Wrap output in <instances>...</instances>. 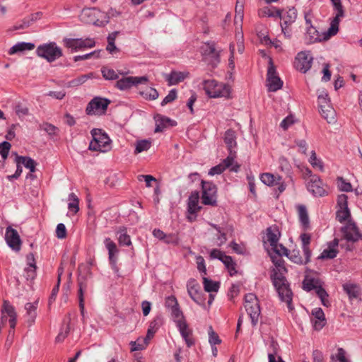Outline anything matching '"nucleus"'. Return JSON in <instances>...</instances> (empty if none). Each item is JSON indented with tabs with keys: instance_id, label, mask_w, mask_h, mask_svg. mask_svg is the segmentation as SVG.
Wrapping results in <instances>:
<instances>
[{
	"instance_id": "obj_1",
	"label": "nucleus",
	"mask_w": 362,
	"mask_h": 362,
	"mask_svg": "<svg viewBox=\"0 0 362 362\" xmlns=\"http://www.w3.org/2000/svg\"><path fill=\"white\" fill-rule=\"evenodd\" d=\"M271 258L276 267L271 275L273 284L280 299L286 302L288 309L291 310L292 292L286 279L284 276V274L286 272V269L284 266V261L279 255L272 256Z\"/></svg>"
},
{
	"instance_id": "obj_2",
	"label": "nucleus",
	"mask_w": 362,
	"mask_h": 362,
	"mask_svg": "<svg viewBox=\"0 0 362 362\" xmlns=\"http://www.w3.org/2000/svg\"><path fill=\"white\" fill-rule=\"evenodd\" d=\"M90 134L93 140L90 142L89 150L93 151L107 152L111 148V139L101 129H93Z\"/></svg>"
},
{
	"instance_id": "obj_3",
	"label": "nucleus",
	"mask_w": 362,
	"mask_h": 362,
	"mask_svg": "<svg viewBox=\"0 0 362 362\" xmlns=\"http://www.w3.org/2000/svg\"><path fill=\"white\" fill-rule=\"evenodd\" d=\"M1 312L0 331L6 325L7 321H8L11 328L9 330V334H13L17 320V313L15 308L8 300H4Z\"/></svg>"
},
{
	"instance_id": "obj_4",
	"label": "nucleus",
	"mask_w": 362,
	"mask_h": 362,
	"mask_svg": "<svg viewBox=\"0 0 362 362\" xmlns=\"http://www.w3.org/2000/svg\"><path fill=\"white\" fill-rule=\"evenodd\" d=\"M244 308L250 318L252 325L253 327L256 326L261 314L257 297L251 293L246 294L245 296Z\"/></svg>"
},
{
	"instance_id": "obj_5",
	"label": "nucleus",
	"mask_w": 362,
	"mask_h": 362,
	"mask_svg": "<svg viewBox=\"0 0 362 362\" xmlns=\"http://www.w3.org/2000/svg\"><path fill=\"white\" fill-rule=\"evenodd\" d=\"M38 57L52 62L62 56V51L55 42H49L39 45L36 49Z\"/></svg>"
},
{
	"instance_id": "obj_6",
	"label": "nucleus",
	"mask_w": 362,
	"mask_h": 362,
	"mask_svg": "<svg viewBox=\"0 0 362 362\" xmlns=\"http://www.w3.org/2000/svg\"><path fill=\"white\" fill-rule=\"evenodd\" d=\"M204 89L206 93L211 98H227L230 95L229 86L218 83L215 80H206L204 83Z\"/></svg>"
},
{
	"instance_id": "obj_7",
	"label": "nucleus",
	"mask_w": 362,
	"mask_h": 362,
	"mask_svg": "<svg viewBox=\"0 0 362 362\" xmlns=\"http://www.w3.org/2000/svg\"><path fill=\"white\" fill-rule=\"evenodd\" d=\"M110 100L107 98L95 97L87 105L86 113L88 115H105Z\"/></svg>"
},
{
	"instance_id": "obj_8",
	"label": "nucleus",
	"mask_w": 362,
	"mask_h": 362,
	"mask_svg": "<svg viewBox=\"0 0 362 362\" xmlns=\"http://www.w3.org/2000/svg\"><path fill=\"white\" fill-rule=\"evenodd\" d=\"M165 305L170 313V318L175 322L179 332L181 333V312L177 298L174 296H168L165 298Z\"/></svg>"
},
{
	"instance_id": "obj_9",
	"label": "nucleus",
	"mask_w": 362,
	"mask_h": 362,
	"mask_svg": "<svg viewBox=\"0 0 362 362\" xmlns=\"http://www.w3.org/2000/svg\"><path fill=\"white\" fill-rule=\"evenodd\" d=\"M202 202L204 205L216 206V187L211 182H202Z\"/></svg>"
},
{
	"instance_id": "obj_10",
	"label": "nucleus",
	"mask_w": 362,
	"mask_h": 362,
	"mask_svg": "<svg viewBox=\"0 0 362 362\" xmlns=\"http://www.w3.org/2000/svg\"><path fill=\"white\" fill-rule=\"evenodd\" d=\"M267 82L269 91H276L281 89L283 86V81L278 76L275 66L271 59H269L267 70Z\"/></svg>"
},
{
	"instance_id": "obj_11",
	"label": "nucleus",
	"mask_w": 362,
	"mask_h": 362,
	"mask_svg": "<svg viewBox=\"0 0 362 362\" xmlns=\"http://www.w3.org/2000/svg\"><path fill=\"white\" fill-rule=\"evenodd\" d=\"M202 50L204 60L207 63L214 66L219 62L220 51L215 44L207 43L202 47Z\"/></svg>"
},
{
	"instance_id": "obj_12",
	"label": "nucleus",
	"mask_w": 362,
	"mask_h": 362,
	"mask_svg": "<svg viewBox=\"0 0 362 362\" xmlns=\"http://www.w3.org/2000/svg\"><path fill=\"white\" fill-rule=\"evenodd\" d=\"M303 288L305 291H310L313 289L315 290V293L317 296L320 298L322 304L324 306L328 307L330 305V303L328 299V294L326 291L322 288L321 286H317L315 284V281L313 279H305L303 281Z\"/></svg>"
},
{
	"instance_id": "obj_13",
	"label": "nucleus",
	"mask_w": 362,
	"mask_h": 362,
	"mask_svg": "<svg viewBox=\"0 0 362 362\" xmlns=\"http://www.w3.org/2000/svg\"><path fill=\"white\" fill-rule=\"evenodd\" d=\"M148 77L146 76H128L118 80L116 83V87L121 90H125L129 89L134 86L146 83L148 82Z\"/></svg>"
},
{
	"instance_id": "obj_14",
	"label": "nucleus",
	"mask_w": 362,
	"mask_h": 362,
	"mask_svg": "<svg viewBox=\"0 0 362 362\" xmlns=\"http://www.w3.org/2000/svg\"><path fill=\"white\" fill-rule=\"evenodd\" d=\"M64 42L66 47L70 48L74 51L83 49L85 48H91L93 47L95 45L94 40L91 38H86L84 40L81 38H67L64 39Z\"/></svg>"
},
{
	"instance_id": "obj_15",
	"label": "nucleus",
	"mask_w": 362,
	"mask_h": 362,
	"mask_svg": "<svg viewBox=\"0 0 362 362\" xmlns=\"http://www.w3.org/2000/svg\"><path fill=\"white\" fill-rule=\"evenodd\" d=\"M199 194L198 192L192 193L189 198L187 219L189 222L194 221L197 216V213L202 207L199 205Z\"/></svg>"
},
{
	"instance_id": "obj_16",
	"label": "nucleus",
	"mask_w": 362,
	"mask_h": 362,
	"mask_svg": "<svg viewBox=\"0 0 362 362\" xmlns=\"http://www.w3.org/2000/svg\"><path fill=\"white\" fill-rule=\"evenodd\" d=\"M307 189L315 197H323L327 194V191L322 180L317 175L312 176L307 182Z\"/></svg>"
},
{
	"instance_id": "obj_17",
	"label": "nucleus",
	"mask_w": 362,
	"mask_h": 362,
	"mask_svg": "<svg viewBox=\"0 0 362 362\" xmlns=\"http://www.w3.org/2000/svg\"><path fill=\"white\" fill-rule=\"evenodd\" d=\"M104 244L106 249L108 251V258L111 267L112 269L117 272H118L117 262L119 250L117 249L115 243L113 240H112L110 238H106L104 240Z\"/></svg>"
},
{
	"instance_id": "obj_18",
	"label": "nucleus",
	"mask_w": 362,
	"mask_h": 362,
	"mask_svg": "<svg viewBox=\"0 0 362 362\" xmlns=\"http://www.w3.org/2000/svg\"><path fill=\"white\" fill-rule=\"evenodd\" d=\"M313 57L309 52H300L296 57L295 66L298 70L305 73L310 69Z\"/></svg>"
},
{
	"instance_id": "obj_19",
	"label": "nucleus",
	"mask_w": 362,
	"mask_h": 362,
	"mask_svg": "<svg viewBox=\"0 0 362 362\" xmlns=\"http://www.w3.org/2000/svg\"><path fill=\"white\" fill-rule=\"evenodd\" d=\"M5 239L8 245L15 251L21 250V240L16 229L8 226L6 230Z\"/></svg>"
},
{
	"instance_id": "obj_20",
	"label": "nucleus",
	"mask_w": 362,
	"mask_h": 362,
	"mask_svg": "<svg viewBox=\"0 0 362 362\" xmlns=\"http://www.w3.org/2000/svg\"><path fill=\"white\" fill-rule=\"evenodd\" d=\"M187 289L190 298L197 304H204V300L200 286L195 280H190L187 284Z\"/></svg>"
},
{
	"instance_id": "obj_21",
	"label": "nucleus",
	"mask_w": 362,
	"mask_h": 362,
	"mask_svg": "<svg viewBox=\"0 0 362 362\" xmlns=\"http://www.w3.org/2000/svg\"><path fill=\"white\" fill-rule=\"evenodd\" d=\"M344 237L348 241L356 242L362 239V234L358 230L356 224L351 221H349L346 225L341 228Z\"/></svg>"
},
{
	"instance_id": "obj_22",
	"label": "nucleus",
	"mask_w": 362,
	"mask_h": 362,
	"mask_svg": "<svg viewBox=\"0 0 362 362\" xmlns=\"http://www.w3.org/2000/svg\"><path fill=\"white\" fill-rule=\"evenodd\" d=\"M322 100L325 101V98L324 96L320 95L318 97V103L320 109L321 115L327 121L328 123H333L335 121V111L328 104L325 105L322 104Z\"/></svg>"
},
{
	"instance_id": "obj_23",
	"label": "nucleus",
	"mask_w": 362,
	"mask_h": 362,
	"mask_svg": "<svg viewBox=\"0 0 362 362\" xmlns=\"http://www.w3.org/2000/svg\"><path fill=\"white\" fill-rule=\"evenodd\" d=\"M311 322L315 330H320L325 325V313L320 308H315L312 310Z\"/></svg>"
},
{
	"instance_id": "obj_24",
	"label": "nucleus",
	"mask_w": 362,
	"mask_h": 362,
	"mask_svg": "<svg viewBox=\"0 0 362 362\" xmlns=\"http://www.w3.org/2000/svg\"><path fill=\"white\" fill-rule=\"evenodd\" d=\"M82 16H98L99 18H103L101 21L98 19L96 21L94 22V24L97 25H103L105 23H107L109 21V17L107 15L100 10L93 8H88V9H83L82 11Z\"/></svg>"
},
{
	"instance_id": "obj_25",
	"label": "nucleus",
	"mask_w": 362,
	"mask_h": 362,
	"mask_svg": "<svg viewBox=\"0 0 362 362\" xmlns=\"http://www.w3.org/2000/svg\"><path fill=\"white\" fill-rule=\"evenodd\" d=\"M156 128L155 132H161L168 127H173L176 124V122L168 117L157 115L155 117Z\"/></svg>"
},
{
	"instance_id": "obj_26",
	"label": "nucleus",
	"mask_w": 362,
	"mask_h": 362,
	"mask_svg": "<svg viewBox=\"0 0 362 362\" xmlns=\"http://www.w3.org/2000/svg\"><path fill=\"white\" fill-rule=\"evenodd\" d=\"M163 324V318L160 316L156 317L150 323L149 327L147 331L146 337L144 340L145 344H148V341L153 337L154 334L157 332L159 327Z\"/></svg>"
},
{
	"instance_id": "obj_27",
	"label": "nucleus",
	"mask_w": 362,
	"mask_h": 362,
	"mask_svg": "<svg viewBox=\"0 0 362 362\" xmlns=\"http://www.w3.org/2000/svg\"><path fill=\"white\" fill-rule=\"evenodd\" d=\"M258 16L260 18H278L281 16V10L273 6H265L258 10Z\"/></svg>"
},
{
	"instance_id": "obj_28",
	"label": "nucleus",
	"mask_w": 362,
	"mask_h": 362,
	"mask_svg": "<svg viewBox=\"0 0 362 362\" xmlns=\"http://www.w3.org/2000/svg\"><path fill=\"white\" fill-rule=\"evenodd\" d=\"M339 240L335 238L332 242L328 244L327 248L325 249L323 252L321 253L319 258L320 259H333L334 258L338 251L336 247L338 246Z\"/></svg>"
},
{
	"instance_id": "obj_29",
	"label": "nucleus",
	"mask_w": 362,
	"mask_h": 362,
	"mask_svg": "<svg viewBox=\"0 0 362 362\" xmlns=\"http://www.w3.org/2000/svg\"><path fill=\"white\" fill-rule=\"evenodd\" d=\"M27 259L28 267L25 269V276L27 280H33L36 276V265L33 255L29 254Z\"/></svg>"
},
{
	"instance_id": "obj_30",
	"label": "nucleus",
	"mask_w": 362,
	"mask_h": 362,
	"mask_svg": "<svg viewBox=\"0 0 362 362\" xmlns=\"http://www.w3.org/2000/svg\"><path fill=\"white\" fill-rule=\"evenodd\" d=\"M117 235V240L122 246H130L132 245L131 238L127 234V228L124 226H121L118 228L116 232Z\"/></svg>"
},
{
	"instance_id": "obj_31",
	"label": "nucleus",
	"mask_w": 362,
	"mask_h": 362,
	"mask_svg": "<svg viewBox=\"0 0 362 362\" xmlns=\"http://www.w3.org/2000/svg\"><path fill=\"white\" fill-rule=\"evenodd\" d=\"M297 11L294 8H289L284 14H282L281 11V16L278 18L282 20L281 23L284 25H292L296 20Z\"/></svg>"
},
{
	"instance_id": "obj_32",
	"label": "nucleus",
	"mask_w": 362,
	"mask_h": 362,
	"mask_svg": "<svg viewBox=\"0 0 362 362\" xmlns=\"http://www.w3.org/2000/svg\"><path fill=\"white\" fill-rule=\"evenodd\" d=\"M307 31L305 36V40L307 44H313L315 42L319 37L317 34V30L313 26L310 25V21L306 19Z\"/></svg>"
},
{
	"instance_id": "obj_33",
	"label": "nucleus",
	"mask_w": 362,
	"mask_h": 362,
	"mask_svg": "<svg viewBox=\"0 0 362 362\" xmlns=\"http://www.w3.org/2000/svg\"><path fill=\"white\" fill-rule=\"evenodd\" d=\"M34 48L35 45L33 43L25 42H18L10 48L8 50V54L10 55H13L18 52H24L25 50H32Z\"/></svg>"
},
{
	"instance_id": "obj_34",
	"label": "nucleus",
	"mask_w": 362,
	"mask_h": 362,
	"mask_svg": "<svg viewBox=\"0 0 362 362\" xmlns=\"http://www.w3.org/2000/svg\"><path fill=\"white\" fill-rule=\"evenodd\" d=\"M299 221L305 230L309 228V217L306 207L304 205L297 206Z\"/></svg>"
},
{
	"instance_id": "obj_35",
	"label": "nucleus",
	"mask_w": 362,
	"mask_h": 362,
	"mask_svg": "<svg viewBox=\"0 0 362 362\" xmlns=\"http://www.w3.org/2000/svg\"><path fill=\"white\" fill-rule=\"evenodd\" d=\"M223 139L228 151H233V148L236 146V136L235 132L232 129L227 130L225 132Z\"/></svg>"
},
{
	"instance_id": "obj_36",
	"label": "nucleus",
	"mask_w": 362,
	"mask_h": 362,
	"mask_svg": "<svg viewBox=\"0 0 362 362\" xmlns=\"http://www.w3.org/2000/svg\"><path fill=\"white\" fill-rule=\"evenodd\" d=\"M16 163L18 164H23L26 168L30 170V173H34L36 169V162L30 157L26 156H17Z\"/></svg>"
},
{
	"instance_id": "obj_37",
	"label": "nucleus",
	"mask_w": 362,
	"mask_h": 362,
	"mask_svg": "<svg viewBox=\"0 0 362 362\" xmlns=\"http://www.w3.org/2000/svg\"><path fill=\"white\" fill-rule=\"evenodd\" d=\"M260 179L263 183L268 186H274L277 185V183L279 182L280 180H281V177L280 176H275L273 174L266 173H263Z\"/></svg>"
},
{
	"instance_id": "obj_38",
	"label": "nucleus",
	"mask_w": 362,
	"mask_h": 362,
	"mask_svg": "<svg viewBox=\"0 0 362 362\" xmlns=\"http://www.w3.org/2000/svg\"><path fill=\"white\" fill-rule=\"evenodd\" d=\"M25 309L27 315H28V322L29 323V325L31 326L34 323L37 316V302L35 303H27L25 305Z\"/></svg>"
},
{
	"instance_id": "obj_39",
	"label": "nucleus",
	"mask_w": 362,
	"mask_h": 362,
	"mask_svg": "<svg viewBox=\"0 0 362 362\" xmlns=\"http://www.w3.org/2000/svg\"><path fill=\"white\" fill-rule=\"evenodd\" d=\"M279 233L276 228H269L266 235L267 241L270 244L271 247L278 243Z\"/></svg>"
},
{
	"instance_id": "obj_40",
	"label": "nucleus",
	"mask_w": 362,
	"mask_h": 362,
	"mask_svg": "<svg viewBox=\"0 0 362 362\" xmlns=\"http://www.w3.org/2000/svg\"><path fill=\"white\" fill-rule=\"evenodd\" d=\"M182 339L188 347H191L194 344V339L192 337V330L189 329L185 322L182 320Z\"/></svg>"
},
{
	"instance_id": "obj_41",
	"label": "nucleus",
	"mask_w": 362,
	"mask_h": 362,
	"mask_svg": "<svg viewBox=\"0 0 362 362\" xmlns=\"http://www.w3.org/2000/svg\"><path fill=\"white\" fill-rule=\"evenodd\" d=\"M344 16H338V13H335V16L333 20L331 21L330 27L327 30V35L330 37L332 36L335 35L339 31V25L340 22V18H343Z\"/></svg>"
},
{
	"instance_id": "obj_42",
	"label": "nucleus",
	"mask_w": 362,
	"mask_h": 362,
	"mask_svg": "<svg viewBox=\"0 0 362 362\" xmlns=\"http://www.w3.org/2000/svg\"><path fill=\"white\" fill-rule=\"evenodd\" d=\"M344 291L349 296V298H356L359 293V288L356 284H344L343 285Z\"/></svg>"
},
{
	"instance_id": "obj_43",
	"label": "nucleus",
	"mask_w": 362,
	"mask_h": 362,
	"mask_svg": "<svg viewBox=\"0 0 362 362\" xmlns=\"http://www.w3.org/2000/svg\"><path fill=\"white\" fill-rule=\"evenodd\" d=\"M78 300H79V308L81 315L84 316V298H83V292L86 289L87 285L86 282L81 281L78 280Z\"/></svg>"
},
{
	"instance_id": "obj_44",
	"label": "nucleus",
	"mask_w": 362,
	"mask_h": 362,
	"mask_svg": "<svg viewBox=\"0 0 362 362\" xmlns=\"http://www.w3.org/2000/svg\"><path fill=\"white\" fill-rule=\"evenodd\" d=\"M288 256L292 262L298 264H307L310 261V258H308L307 259L306 255H304V257H302L300 255V252L298 250H293L288 253Z\"/></svg>"
},
{
	"instance_id": "obj_45",
	"label": "nucleus",
	"mask_w": 362,
	"mask_h": 362,
	"mask_svg": "<svg viewBox=\"0 0 362 362\" xmlns=\"http://www.w3.org/2000/svg\"><path fill=\"white\" fill-rule=\"evenodd\" d=\"M203 286L206 292H217L219 288V283L203 277Z\"/></svg>"
},
{
	"instance_id": "obj_46",
	"label": "nucleus",
	"mask_w": 362,
	"mask_h": 362,
	"mask_svg": "<svg viewBox=\"0 0 362 362\" xmlns=\"http://www.w3.org/2000/svg\"><path fill=\"white\" fill-rule=\"evenodd\" d=\"M300 239L302 241V248L303 250L304 255L307 256L308 258H310L311 251L309 249V244L310 243V235L308 233H303L300 235Z\"/></svg>"
},
{
	"instance_id": "obj_47",
	"label": "nucleus",
	"mask_w": 362,
	"mask_h": 362,
	"mask_svg": "<svg viewBox=\"0 0 362 362\" xmlns=\"http://www.w3.org/2000/svg\"><path fill=\"white\" fill-rule=\"evenodd\" d=\"M69 209L74 214H76L79 211V199L78 197L74 193H71L69 195Z\"/></svg>"
},
{
	"instance_id": "obj_48",
	"label": "nucleus",
	"mask_w": 362,
	"mask_h": 362,
	"mask_svg": "<svg viewBox=\"0 0 362 362\" xmlns=\"http://www.w3.org/2000/svg\"><path fill=\"white\" fill-rule=\"evenodd\" d=\"M221 261L225 264L231 276L237 272L235 267V264L231 257L224 255Z\"/></svg>"
},
{
	"instance_id": "obj_49",
	"label": "nucleus",
	"mask_w": 362,
	"mask_h": 362,
	"mask_svg": "<svg viewBox=\"0 0 362 362\" xmlns=\"http://www.w3.org/2000/svg\"><path fill=\"white\" fill-rule=\"evenodd\" d=\"M151 146V143L148 140H141L139 141L136 144V148L134 151V153L137 154L141 153L143 151H147L150 148Z\"/></svg>"
},
{
	"instance_id": "obj_50",
	"label": "nucleus",
	"mask_w": 362,
	"mask_h": 362,
	"mask_svg": "<svg viewBox=\"0 0 362 362\" xmlns=\"http://www.w3.org/2000/svg\"><path fill=\"white\" fill-rule=\"evenodd\" d=\"M337 184L339 189L343 192H351L352 186L350 182H346L343 177H338L337 179Z\"/></svg>"
},
{
	"instance_id": "obj_51",
	"label": "nucleus",
	"mask_w": 362,
	"mask_h": 362,
	"mask_svg": "<svg viewBox=\"0 0 362 362\" xmlns=\"http://www.w3.org/2000/svg\"><path fill=\"white\" fill-rule=\"evenodd\" d=\"M140 94L146 99L156 100L158 97V91L153 88H148L144 91H141Z\"/></svg>"
},
{
	"instance_id": "obj_52",
	"label": "nucleus",
	"mask_w": 362,
	"mask_h": 362,
	"mask_svg": "<svg viewBox=\"0 0 362 362\" xmlns=\"http://www.w3.org/2000/svg\"><path fill=\"white\" fill-rule=\"evenodd\" d=\"M103 76L107 80H115L118 78V75L116 72L108 67H103L101 69Z\"/></svg>"
},
{
	"instance_id": "obj_53",
	"label": "nucleus",
	"mask_w": 362,
	"mask_h": 362,
	"mask_svg": "<svg viewBox=\"0 0 362 362\" xmlns=\"http://www.w3.org/2000/svg\"><path fill=\"white\" fill-rule=\"evenodd\" d=\"M40 129L46 132L50 136L55 135L58 130L57 127L48 122H45L40 124Z\"/></svg>"
},
{
	"instance_id": "obj_54",
	"label": "nucleus",
	"mask_w": 362,
	"mask_h": 362,
	"mask_svg": "<svg viewBox=\"0 0 362 362\" xmlns=\"http://www.w3.org/2000/svg\"><path fill=\"white\" fill-rule=\"evenodd\" d=\"M309 163L315 168H318L320 170H323L322 162L317 159L315 151H312L311 156L309 158Z\"/></svg>"
},
{
	"instance_id": "obj_55",
	"label": "nucleus",
	"mask_w": 362,
	"mask_h": 362,
	"mask_svg": "<svg viewBox=\"0 0 362 362\" xmlns=\"http://www.w3.org/2000/svg\"><path fill=\"white\" fill-rule=\"evenodd\" d=\"M271 250L277 255H286L288 257V250L281 244H276V245H274L272 247H271Z\"/></svg>"
},
{
	"instance_id": "obj_56",
	"label": "nucleus",
	"mask_w": 362,
	"mask_h": 362,
	"mask_svg": "<svg viewBox=\"0 0 362 362\" xmlns=\"http://www.w3.org/2000/svg\"><path fill=\"white\" fill-rule=\"evenodd\" d=\"M209 341L212 346L219 344L221 341L218 334L214 331L212 327H209Z\"/></svg>"
},
{
	"instance_id": "obj_57",
	"label": "nucleus",
	"mask_w": 362,
	"mask_h": 362,
	"mask_svg": "<svg viewBox=\"0 0 362 362\" xmlns=\"http://www.w3.org/2000/svg\"><path fill=\"white\" fill-rule=\"evenodd\" d=\"M335 13L338 16H344V10L341 4V0H330Z\"/></svg>"
},
{
	"instance_id": "obj_58",
	"label": "nucleus",
	"mask_w": 362,
	"mask_h": 362,
	"mask_svg": "<svg viewBox=\"0 0 362 362\" xmlns=\"http://www.w3.org/2000/svg\"><path fill=\"white\" fill-rule=\"evenodd\" d=\"M166 80L168 81L169 85H174L177 83L181 79L180 72H172L170 75H166Z\"/></svg>"
},
{
	"instance_id": "obj_59",
	"label": "nucleus",
	"mask_w": 362,
	"mask_h": 362,
	"mask_svg": "<svg viewBox=\"0 0 362 362\" xmlns=\"http://www.w3.org/2000/svg\"><path fill=\"white\" fill-rule=\"evenodd\" d=\"M243 16V5L238 0L235 6V22L237 23L238 21H242Z\"/></svg>"
},
{
	"instance_id": "obj_60",
	"label": "nucleus",
	"mask_w": 362,
	"mask_h": 362,
	"mask_svg": "<svg viewBox=\"0 0 362 362\" xmlns=\"http://www.w3.org/2000/svg\"><path fill=\"white\" fill-rule=\"evenodd\" d=\"M11 145L8 141H3L0 144V155L4 159H6Z\"/></svg>"
},
{
	"instance_id": "obj_61",
	"label": "nucleus",
	"mask_w": 362,
	"mask_h": 362,
	"mask_svg": "<svg viewBox=\"0 0 362 362\" xmlns=\"http://www.w3.org/2000/svg\"><path fill=\"white\" fill-rule=\"evenodd\" d=\"M279 168L281 171L289 173L291 170V165L287 158L284 156H281L279 159Z\"/></svg>"
},
{
	"instance_id": "obj_62",
	"label": "nucleus",
	"mask_w": 362,
	"mask_h": 362,
	"mask_svg": "<svg viewBox=\"0 0 362 362\" xmlns=\"http://www.w3.org/2000/svg\"><path fill=\"white\" fill-rule=\"evenodd\" d=\"M350 216V211L348 208L339 209L337 212V218L340 222L346 221Z\"/></svg>"
},
{
	"instance_id": "obj_63",
	"label": "nucleus",
	"mask_w": 362,
	"mask_h": 362,
	"mask_svg": "<svg viewBox=\"0 0 362 362\" xmlns=\"http://www.w3.org/2000/svg\"><path fill=\"white\" fill-rule=\"evenodd\" d=\"M56 235L59 239H64L66 237V228L64 223H59L57 226Z\"/></svg>"
},
{
	"instance_id": "obj_64",
	"label": "nucleus",
	"mask_w": 362,
	"mask_h": 362,
	"mask_svg": "<svg viewBox=\"0 0 362 362\" xmlns=\"http://www.w3.org/2000/svg\"><path fill=\"white\" fill-rule=\"evenodd\" d=\"M177 98V92L175 89L171 90L161 102V105L165 106L169 103L173 102Z\"/></svg>"
}]
</instances>
